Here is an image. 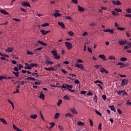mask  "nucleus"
I'll return each instance as SVG.
<instances>
[{
	"label": "nucleus",
	"instance_id": "nucleus-1",
	"mask_svg": "<svg viewBox=\"0 0 131 131\" xmlns=\"http://www.w3.org/2000/svg\"><path fill=\"white\" fill-rule=\"evenodd\" d=\"M61 88H62V89H67L70 92H72V93H75V90L71 89H73V85H68L67 84H65L64 85L63 84L61 86Z\"/></svg>",
	"mask_w": 131,
	"mask_h": 131
},
{
	"label": "nucleus",
	"instance_id": "nucleus-2",
	"mask_svg": "<svg viewBox=\"0 0 131 131\" xmlns=\"http://www.w3.org/2000/svg\"><path fill=\"white\" fill-rule=\"evenodd\" d=\"M117 93L119 96H127V93L125 90H120L117 92Z\"/></svg>",
	"mask_w": 131,
	"mask_h": 131
},
{
	"label": "nucleus",
	"instance_id": "nucleus-3",
	"mask_svg": "<svg viewBox=\"0 0 131 131\" xmlns=\"http://www.w3.org/2000/svg\"><path fill=\"white\" fill-rule=\"evenodd\" d=\"M64 45L68 48V50H71L72 49V43L69 42H65Z\"/></svg>",
	"mask_w": 131,
	"mask_h": 131
},
{
	"label": "nucleus",
	"instance_id": "nucleus-4",
	"mask_svg": "<svg viewBox=\"0 0 131 131\" xmlns=\"http://www.w3.org/2000/svg\"><path fill=\"white\" fill-rule=\"evenodd\" d=\"M127 43V40L124 39L118 41V43L120 45V46H124V45H126Z\"/></svg>",
	"mask_w": 131,
	"mask_h": 131
},
{
	"label": "nucleus",
	"instance_id": "nucleus-5",
	"mask_svg": "<svg viewBox=\"0 0 131 131\" xmlns=\"http://www.w3.org/2000/svg\"><path fill=\"white\" fill-rule=\"evenodd\" d=\"M76 67L79 68L81 70H84V68L83 67V65L81 63H76Z\"/></svg>",
	"mask_w": 131,
	"mask_h": 131
},
{
	"label": "nucleus",
	"instance_id": "nucleus-6",
	"mask_svg": "<svg viewBox=\"0 0 131 131\" xmlns=\"http://www.w3.org/2000/svg\"><path fill=\"white\" fill-rule=\"evenodd\" d=\"M127 83H128V80L127 79H124L122 80L121 85L123 86H125L126 84H127Z\"/></svg>",
	"mask_w": 131,
	"mask_h": 131
},
{
	"label": "nucleus",
	"instance_id": "nucleus-7",
	"mask_svg": "<svg viewBox=\"0 0 131 131\" xmlns=\"http://www.w3.org/2000/svg\"><path fill=\"white\" fill-rule=\"evenodd\" d=\"M103 31L104 32H109L111 34H113L114 33V30L110 29L103 30Z\"/></svg>",
	"mask_w": 131,
	"mask_h": 131
},
{
	"label": "nucleus",
	"instance_id": "nucleus-8",
	"mask_svg": "<svg viewBox=\"0 0 131 131\" xmlns=\"http://www.w3.org/2000/svg\"><path fill=\"white\" fill-rule=\"evenodd\" d=\"M100 71L101 72V73H106V74H108L109 73V72L107 71V70L105 69L104 68H101L100 69Z\"/></svg>",
	"mask_w": 131,
	"mask_h": 131
},
{
	"label": "nucleus",
	"instance_id": "nucleus-9",
	"mask_svg": "<svg viewBox=\"0 0 131 131\" xmlns=\"http://www.w3.org/2000/svg\"><path fill=\"white\" fill-rule=\"evenodd\" d=\"M21 5L24 7H29V8L31 7L30 4L27 2H22Z\"/></svg>",
	"mask_w": 131,
	"mask_h": 131
},
{
	"label": "nucleus",
	"instance_id": "nucleus-10",
	"mask_svg": "<svg viewBox=\"0 0 131 131\" xmlns=\"http://www.w3.org/2000/svg\"><path fill=\"white\" fill-rule=\"evenodd\" d=\"M112 3L113 5H117V6H120V5H121V2H120L119 1H117V2L115 1H113Z\"/></svg>",
	"mask_w": 131,
	"mask_h": 131
},
{
	"label": "nucleus",
	"instance_id": "nucleus-11",
	"mask_svg": "<svg viewBox=\"0 0 131 131\" xmlns=\"http://www.w3.org/2000/svg\"><path fill=\"white\" fill-rule=\"evenodd\" d=\"M70 111H71L73 114H78V113L77 112V111H76V110H75V107L70 108Z\"/></svg>",
	"mask_w": 131,
	"mask_h": 131
},
{
	"label": "nucleus",
	"instance_id": "nucleus-12",
	"mask_svg": "<svg viewBox=\"0 0 131 131\" xmlns=\"http://www.w3.org/2000/svg\"><path fill=\"white\" fill-rule=\"evenodd\" d=\"M98 57L99 58H100V59H102L103 61H106V60H107L106 59V56H105L104 54H100L98 56Z\"/></svg>",
	"mask_w": 131,
	"mask_h": 131
},
{
	"label": "nucleus",
	"instance_id": "nucleus-13",
	"mask_svg": "<svg viewBox=\"0 0 131 131\" xmlns=\"http://www.w3.org/2000/svg\"><path fill=\"white\" fill-rule=\"evenodd\" d=\"M58 24L59 26H61V27L63 29H65L66 27H65V24H64V23H63L62 22H60L59 21L58 23Z\"/></svg>",
	"mask_w": 131,
	"mask_h": 131
},
{
	"label": "nucleus",
	"instance_id": "nucleus-14",
	"mask_svg": "<svg viewBox=\"0 0 131 131\" xmlns=\"http://www.w3.org/2000/svg\"><path fill=\"white\" fill-rule=\"evenodd\" d=\"M45 70H48V71H55L56 70L54 68H44Z\"/></svg>",
	"mask_w": 131,
	"mask_h": 131
},
{
	"label": "nucleus",
	"instance_id": "nucleus-15",
	"mask_svg": "<svg viewBox=\"0 0 131 131\" xmlns=\"http://www.w3.org/2000/svg\"><path fill=\"white\" fill-rule=\"evenodd\" d=\"M37 43H38V45H41V46H48V45L47 43H46L42 42V41H40V40H38Z\"/></svg>",
	"mask_w": 131,
	"mask_h": 131
},
{
	"label": "nucleus",
	"instance_id": "nucleus-16",
	"mask_svg": "<svg viewBox=\"0 0 131 131\" xmlns=\"http://www.w3.org/2000/svg\"><path fill=\"white\" fill-rule=\"evenodd\" d=\"M53 16H54L55 18H57V17H61V16H62V14H61V13H60L55 12L53 14Z\"/></svg>",
	"mask_w": 131,
	"mask_h": 131
},
{
	"label": "nucleus",
	"instance_id": "nucleus-17",
	"mask_svg": "<svg viewBox=\"0 0 131 131\" xmlns=\"http://www.w3.org/2000/svg\"><path fill=\"white\" fill-rule=\"evenodd\" d=\"M78 10L79 12H84L85 10L83 7H80V6H78Z\"/></svg>",
	"mask_w": 131,
	"mask_h": 131
},
{
	"label": "nucleus",
	"instance_id": "nucleus-18",
	"mask_svg": "<svg viewBox=\"0 0 131 131\" xmlns=\"http://www.w3.org/2000/svg\"><path fill=\"white\" fill-rule=\"evenodd\" d=\"M26 80H32V81H35L36 79L35 78L32 77H29L26 78Z\"/></svg>",
	"mask_w": 131,
	"mask_h": 131
},
{
	"label": "nucleus",
	"instance_id": "nucleus-19",
	"mask_svg": "<svg viewBox=\"0 0 131 131\" xmlns=\"http://www.w3.org/2000/svg\"><path fill=\"white\" fill-rule=\"evenodd\" d=\"M0 12L1 13H2V14H4V15H9V12H7L6 10L4 9H1Z\"/></svg>",
	"mask_w": 131,
	"mask_h": 131
},
{
	"label": "nucleus",
	"instance_id": "nucleus-20",
	"mask_svg": "<svg viewBox=\"0 0 131 131\" xmlns=\"http://www.w3.org/2000/svg\"><path fill=\"white\" fill-rule=\"evenodd\" d=\"M77 125H79V126H84V123L79 121L77 122Z\"/></svg>",
	"mask_w": 131,
	"mask_h": 131
},
{
	"label": "nucleus",
	"instance_id": "nucleus-21",
	"mask_svg": "<svg viewBox=\"0 0 131 131\" xmlns=\"http://www.w3.org/2000/svg\"><path fill=\"white\" fill-rule=\"evenodd\" d=\"M0 121L4 124H8V123L7 122V121H6V120L4 118H0Z\"/></svg>",
	"mask_w": 131,
	"mask_h": 131
},
{
	"label": "nucleus",
	"instance_id": "nucleus-22",
	"mask_svg": "<svg viewBox=\"0 0 131 131\" xmlns=\"http://www.w3.org/2000/svg\"><path fill=\"white\" fill-rule=\"evenodd\" d=\"M114 11L116 12V13H120L121 12H122V9L120 8H115Z\"/></svg>",
	"mask_w": 131,
	"mask_h": 131
},
{
	"label": "nucleus",
	"instance_id": "nucleus-23",
	"mask_svg": "<svg viewBox=\"0 0 131 131\" xmlns=\"http://www.w3.org/2000/svg\"><path fill=\"white\" fill-rule=\"evenodd\" d=\"M109 107L111 108V110H112V111L116 112V108H115V106H114V105L109 106Z\"/></svg>",
	"mask_w": 131,
	"mask_h": 131
},
{
	"label": "nucleus",
	"instance_id": "nucleus-24",
	"mask_svg": "<svg viewBox=\"0 0 131 131\" xmlns=\"http://www.w3.org/2000/svg\"><path fill=\"white\" fill-rule=\"evenodd\" d=\"M13 48L9 47L6 50V52H7L8 53H10L11 52H13Z\"/></svg>",
	"mask_w": 131,
	"mask_h": 131
},
{
	"label": "nucleus",
	"instance_id": "nucleus-25",
	"mask_svg": "<svg viewBox=\"0 0 131 131\" xmlns=\"http://www.w3.org/2000/svg\"><path fill=\"white\" fill-rule=\"evenodd\" d=\"M12 73L16 76V77H19V72H12Z\"/></svg>",
	"mask_w": 131,
	"mask_h": 131
},
{
	"label": "nucleus",
	"instance_id": "nucleus-26",
	"mask_svg": "<svg viewBox=\"0 0 131 131\" xmlns=\"http://www.w3.org/2000/svg\"><path fill=\"white\" fill-rule=\"evenodd\" d=\"M63 101H62L61 99H59L58 101L57 102V106L58 107H60V106H61V104H62Z\"/></svg>",
	"mask_w": 131,
	"mask_h": 131
},
{
	"label": "nucleus",
	"instance_id": "nucleus-27",
	"mask_svg": "<svg viewBox=\"0 0 131 131\" xmlns=\"http://www.w3.org/2000/svg\"><path fill=\"white\" fill-rule=\"evenodd\" d=\"M40 32H41V33L43 34V35H47V31L45 30H41L40 31Z\"/></svg>",
	"mask_w": 131,
	"mask_h": 131
},
{
	"label": "nucleus",
	"instance_id": "nucleus-28",
	"mask_svg": "<svg viewBox=\"0 0 131 131\" xmlns=\"http://www.w3.org/2000/svg\"><path fill=\"white\" fill-rule=\"evenodd\" d=\"M30 117L33 119H36L37 118V115H31Z\"/></svg>",
	"mask_w": 131,
	"mask_h": 131
},
{
	"label": "nucleus",
	"instance_id": "nucleus-29",
	"mask_svg": "<svg viewBox=\"0 0 131 131\" xmlns=\"http://www.w3.org/2000/svg\"><path fill=\"white\" fill-rule=\"evenodd\" d=\"M65 116L67 118H68L69 117H73V115L70 114V113H68L65 115Z\"/></svg>",
	"mask_w": 131,
	"mask_h": 131
},
{
	"label": "nucleus",
	"instance_id": "nucleus-30",
	"mask_svg": "<svg viewBox=\"0 0 131 131\" xmlns=\"http://www.w3.org/2000/svg\"><path fill=\"white\" fill-rule=\"evenodd\" d=\"M59 116H60V114L59 113H56L54 116V119H58V118H59Z\"/></svg>",
	"mask_w": 131,
	"mask_h": 131
},
{
	"label": "nucleus",
	"instance_id": "nucleus-31",
	"mask_svg": "<svg viewBox=\"0 0 131 131\" xmlns=\"http://www.w3.org/2000/svg\"><path fill=\"white\" fill-rule=\"evenodd\" d=\"M13 127L15 129V130H16V131H22V130L19 129V128L17 127L16 126V125H13Z\"/></svg>",
	"mask_w": 131,
	"mask_h": 131
},
{
	"label": "nucleus",
	"instance_id": "nucleus-32",
	"mask_svg": "<svg viewBox=\"0 0 131 131\" xmlns=\"http://www.w3.org/2000/svg\"><path fill=\"white\" fill-rule=\"evenodd\" d=\"M63 98L64 99V100H66L67 101H69V100H70V97L69 96H68V95H66Z\"/></svg>",
	"mask_w": 131,
	"mask_h": 131
},
{
	"label": "nucleus",
	"instance_id": "nucleus-33",
	"mask_svg": "<svg viewBox=\"0 0 131 131\" xmlns=\"http://www.w3.org/2000/svg\"><path fill=\"white\" fill-rule=\"evenodd\" d=\"M54 58L56 60H59V59H60L61 57L59 55H58V54H56V55H54Z\"/></svg>",
	"mask_w": 131,
	"mask_h": 131
},
{
	"label": "nucleus",
	"instance_id": "nucleus-34",
	"mask_svg": "<svg viewBox=\"0 0 131 131\" xmlns=\"http://www.w3.org/2000/svg\"><path fill=\"white\" fill-rule=\"evenodd\" d=\"M39 98L42 99V100H45V94L40 93Z\"/></svg>",
	"mask_w": 131,
	"mask_h": 131
},
{
	"label": "nucleus",
	"instance_id": "nucleus-35",
	"mask_svg": "<svg viewBox=\"0 0 131 131\" xmlns=\"http://www.w3.org/2000/svg\"><path fill=\"white\" fill-rule=\"evenodd\" d=\"M51 53L52 54V55L54 56H56V55H57V54H58L57 53V51H56V50H53V51H51Z\"/></svg>",
	"mask_w": 131,
	"mask_h": 131
},
{
	"label": "nucleus",
	"instance_id": "nucleus-36",
	"mask_svg": "<svg viewBox=\"0 0 131 131\" xmlns=\"http://www.w3.org/2000/svg\"><path fill=\"white\" fill-rule=\"evenodd\" d=\"M108 59L109 60H116V58H115V57H114L113 55L110 56L108 57Z\"/></svg>",
	"mask_w": 131,
	"mask_h": 131
},
{
	"label": "nucleus",
	"instance_id": "nucleus-37",
	"mask_svg": "<svg viewBox=\"0 0 131 131\" xmlns=\"http://www.w3.org/2000/svg\"><path fill=\"white\" fill-rule=\"evenodd\" d=\"M25 65L27 67V69H29V70L32 69L31 67L30 66V65L29 66L28 63H25Z\"/></svg>",
	"mask_w": 131,
	"mask_h": 131
},
{
	"label": "nucleus",
	"instance_id": "nucleus-38",
	"mask_svg": "<svg viewBox=\"0 0 131 131\" xmlns=\"http://www.w3.org/2000/svg\"><path fill=\"white\" fill-rule=\"evenodd\" d=\"M68 33L70 36H73L74 35V33L71 31L68 32Z\"/></svg>",
	"mask_w": 131,
	"mask_h": 131
},
{
	"label": "nucleus",
	"instance_id": "nucleus-39",
	"mask_svg": "<svg viewBox=\"0 0 131 131\" xmlns=\"http://www.w3.org/2000/svg\"><path fill=\"white\" fill-rule=\"evenodd\" d=\"M94 83H100V84H103V82H102L101 80H99L94 81Z\"/></svg>",
	"mask_w": 131,
	"mask_h": 131
},
{
	"label": "nucleus",
	"instance_id": "nucleus-40",
	"mask_svg": "<svg viewBox=\"0 0 131 131\" xmlns=\"http://www.w3.org/2000/svg\"><path fill=\"white\" fill-rule=\"evenodd\" d=\"M49 25H50V24H49V23H45V24H42V25H41V26L42 27H47V26H49Z\"/></svg>",
	"mask_w": 131,
	"mask_h": 131
},
{
	"label": "nucleus",
	"instance_id": "nucleus-41",
	"mask_svg": "<svg viewBox=\"0 0 131 131\" xmlns=\"http://www.w3.org/2000/svg\"><path fill=\"white\" fill-rule=\"evenodd\" d=\"M127 60V58L126 57H122L120 58V60L122 62H125Z\"/></svg>",
	"mask_w": 131,
	"mask_h": 131
},
{
	"label": "nucleus",
	"instance_id": "nucleus-42",
	"mask_svg": "<svg viewBox=\"0 0 131 131\" xmlns=\"http://www.w3.org/2000/svg\"><path fill=\"white\" fill-rule=\"evenodd\" d=\"M19 82H21V85H24V84H25V82L24 81H16V82H15V83H19Z\"/></svg>",
	"mask_w": 131,
	"mask_h": 131
},
{
	"label": "nucleus",
	"instance_id": "nucleus-43",
	"mask_svg": "<svg viewBox=\"0 0 131 131\" xmlns=\"http://www.w3.org/2000/svg\"><path fill=\"white\" fill-rule=\"evenodd\" d=\"M118 30H120L121 31H123V30H125V28H123L122 27H119L117 28Z\"/></svg>",
	"mask_w": 131,
	"mask_h": 131
},
{
	"label": "nucleus",
	"instance_id": "nucleus-44",
	"mask_svg": "<svg viewBox=\"0 0 131 131\" xmlns=\"http://www.w3.org/2000/svg\"><path fill=\"white\" fill-rule=\"evenodd\" d=\"M124 16L126 18H130V20H131V14H126Z\"/></svg>",
	"mask_w": 131,
	"mask_h": 131
},
{
	"label": "nucleus",
	"instance_id": "nucleus-45",
	"mask_svg": "<svg viewBox=\"0 0 131 131\" xmlns=\"http://www.w3.org/2000/svg\"><path fill=\"white\" fill-rule=\"evenodd\" d=\"M89 122L90 123L91 126H94V123H93V120L91 119H89Z\"/></svg>",
	"mask_w": 131,
	"mask_h": 131
},
{
	"label": "nucleus",
	"instance_id": "nucleus-46",
	"mask_svg": "<svg viewBox=\"0 0 131 131\" xmlns=\"http://www.w3.org/2000/svg\"><path fill=\"white\" fill-rule=\"evenodd\" d=\"M98 129H99L100 130H101L102 129V123H100L99 124Z\"/></svg>",
	"mask_w": 131,
	"mask_h": 131
},
{
	"label": "nucleus",
	"instance_id": "nucleus-47",
	"mask_svg": "<svg viewBox=\"0 0 131 131\" xmlns=\"http://www.w3.org/2000/svg\"><path fill=\"white\" fill-rule=\"evenodd\" d=\"M95 112H96V114H97L98 115H99V116H102V114L101 113H100V112L95 110Z\"/></svg>",
	"mask_w": 131,
	"mask_h": 131
},
{
	"label": "nucleus",
	"instance_id": "nucleus-48",
	"mask_svg": "<svg viewBox=\"0 0 131 131\" xmlns=\"http://www.w3.org/2000/svg\"><path fill=\"white\" fill-rule=\"evenodd\" d=\"M111 13L114 16H117V12H115V11H112Z\"/></svg>",
	"mask_w": 131,
	"mask_h": 131
},
{
	"label": "nucleus",
	"instance_id": "nucleus-49",
	"mask_svg": "<svg viewBox=\"0 0 131 131\" xmlns=\"http://www.w3.org/2000/svg\"><path fill=\"white\" fill-rule=\"evenodd\" d=\"M27 54L28 55H33V52H31L30 51L28 50L27 52Z\"/></svg>",
	"mask_w": 131,
	"mask_h": 131
},
{
	"label": "nucleus",
	"instance_id": "nucleus-50",
	"mask_svg": "<svg viewBox=\"0 0 131 131\" xmlns=\"http://www.w3.org/2000/svg\"><path fill=\"white\" fill-rule=\"evenodd\" d=\"M74 83H75L76 84H78L79 83H80V82L79 81V80H78V79H76L74 81Z\"/></svg>",
	"mask_w": 131,
	"mask_h": 131
},
{
	"label": "nucleus",
	"instance_id": "nucleus-51",
	"mask_svg": "<svg viewBox=\"0 0 131 131\" xmlns=\"http://www.w3.org/2000/svg\"><path fill=\"white\" fill-rule=\"evenodd\" d=\"M58 128L60 129V130H63L64 129V128H63V126H62L61 125L58 126Z\"/></svg>",
	"mask_w": 131,
	"mask_h": 131
},
{
	"label": "nucleus",
	"instance_id": "nucleus-52",
	"mask_svg": "<svg viewBox=\"0 0 131 131\" xmlns=\"http://www.w3.org/2000/svg\"><path fill=\"white\" fill-rule=\"evenodd\" d=\"M72 3H73V4H78V1L77 0H72Z\"/></svg>",
	"mask_w": 131,
	"mask_h": 131
},
{
	"label": "nucleus",
	"instance_id": "nucleus-53",
	"mask_svg": "<svg viewBox=\"0 0 131 131\" xmlns=\"http://www.w3.org/2000/svg\"><path fill=\"white\" fill-rule=\"evenodd\" d=\"M124 67H126V64L124 63H123V64L119 67L120 68H124Z\"/></svg>",
	"mask_w": 131,
	"mask_h": 131
},
{
	"label": "nucleus",
	"instance_id": "nucleus-54",
	"mask_svg": "<svg viewBox=\"0 0 131 131\" xmlns=\"http://www.w3.org/2000/svg\"><path fill=\"white\" fill-rule=\"evenodd\" d=\"M88 50L89 53H91V54H93V50L91 49V48L89 47Z\"/></svg>",
	"mask_w": 131,
	"mask_h": 131
},
{
	"label": "nucleus",
	"instance_id": "nucleus-55",
	"mask_svg": "<svg viewBox=\"0 0 131 131\" xmlns=\"http://www.w3.org/2000/svg\"><path fill=\"white\" fill-rule=\"evenodd\" d=\"M80 94H81V95H84V94H86V91H82L80 92Z\"/></svg>",
	"mask_w": 131,
	"mask_h": 131
},
{
	"label": "nucleus",
	"instance_id": "nucleus-56",
	"mask_svg": "<svg viewBox=\"0 0 131 131\" xmlns=\"http://www.w3.org/2000/svg\"><path fill=\"white\" fill-rule=\"evenodd\" d=\"M119 76H120V77L123 78V77H126V75H121L120 74H118Z\"/></svg>",
	"mask_w": 131,
	"mask_h": 131
},
{
	"label": "nucleus",
	"instance_id": "nucleus-57",
	"mask_svg": "<svg viewBox=\"0 0 131 131\" xmlns=\"http://www.w3.org/2000/svg\"><path fill=\"white\" fill-rule=\"evenodd\" d=\"M61 71H62V72L64 73V74H67V71H65L64 69H61Z\"/></svg>",
	"mask_w": 131,
	"mask_h": 131
},
{
	"label": "nucleus",
	"instance_id": "nucleus-58",
	"mask_svg": "<svg viewBox=\"0 0 131 131\" xmlns=\"http://www.w3.org/2000/svg\"><path fill=\"white\" fill-rule=\"evenodd\" d=\"M102 98L103 100H104V101H106L107 96H106V95H102Z\"/></svg>",
	"mask_w": 131,
	"mask_h": 131
},
{
	"label": "nucleus",
	"instance_id": "nucleus-59",
	"mask_svg": "<svg viewBox=\"0 0 131 131\" xmlns=\"http://www.w3.org/2000/svg\"><path fill=\"white\" fill-rule=\"evenodd\" d=\"M5 79H13V78H14V77L10 76V77H5Z\"/></svg>",
	"mask_w": 131,
	"mask_h": 131
},
{
	"label": "nucleus",
	"instance_id": "nucleus-60",
	"mask_svg": "<svg viewBox=\"0 0 131 131\" xmlns=\"http://www.w3.org/2000/svg\"><path fill=\"white\" fill-rule=\"evenodd\" d=\"M21 68H23V67L22 66V64H19L18 66V70H21Z\"/></svg>",
	"mask_w": 131,
	"mask_h": 131
},
{
	"label": "nucleus",
	"instance_id": "nucleus-61",
	"mask_svg": "<svg viewBox=\"0 0 131 131\" xmlns=\"http://www.w3.org/2000/svg\"><path fill=\"white\" fill-rule=\"evenodd\" d=\"M50 125H51L52 127H54V126H55V123L54 122H52L50 123Z\"/></svg>",
	"mask_w": 131,
	"mask_h": 131
},
{
	"label": "nucleus",
	"instance_id": "nucleus-62",
	"mask_svg": "<svg viewBox=\"0 0 131 131\" xmlns=\"http://www.w3.org/2000/svg\"><path fill=\"white\" fill-rule=\"evenodd\" d=\"M7 101H8V102H9V103L11 104V105H13V104H14V103H13V102H12L10 99H7Z\"/></svg>",
	"mask_w": 131,
	"mask_h": 131
},
{
	"label": "nucleus",
	"instance_id": "nucleus-63",
	"mask_svg": "<svg viewBox=\"0 0 131 131\" xmlns=\"http://www.w3.org/2000/svg\"><path fill=\"white\" fill-rule=\"evenodd\" d=\"M124 50H128V49H129V47H128V46H124Z\"/></svg>",
	"mask_w": 131,
	"mask_h": 131
},
{
	"label": "nucleus",
	"instance_id": "nucleus-64",
	"mask_svg": "<svg viewBox=\"0 0 131 131\" xmlns=\"http://www.w3.org/2000/svg\"><path fill=\"white\" fill-rule=\"evenodd\" d=\"M35 84L36 85H39V84H40V83H41L40 82H38V81H36L34 82Z\"/></svg>",
	"mask_w": 131,
	"mask_h": 131
}]
</instances>
